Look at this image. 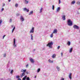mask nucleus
Returning <instances> with one entry per match:
<instances>
[{
  "mask_svg": "<svg viewBox=\"0 0 80 80\" xmlns=\"http://www.w3.org/2000/svg\"><path fill=\"white\" fill-rule=\"evenodd\" d=\"M62 18L63 20H65L66 18H65V16L63 15V16H62Z\"/></svg>",
  "mask_w": 80,
  "mask_h": 80,
  "instance_id": "nucleus-10",
  "label": "nucleus"
},
{
  "mask_svg": "<svg viewBox=\"0 0 80 80\" xmlns=\"http://www.w3.org/2000/svg\"><path fill=\"white\" fill-rule=\"evenodd\" d=\"M56 68H57V69H58V71H60V67L57 66L56 67Z\"/></svg>",
  "mask_w": 80,
  "mask_h": 80,
  "instance_id": "nucleus-22",
  "label": "nucleus"
},
{
  "mask_svg": "<svg viewBox=\"0 0 80 80\" xmlns=\"http://www.w3.org/2000/svg\"><path fill=\"white\" fill-rule=\"evenodd\" d=\"M53 34H52L51 35H50V37L51 38H52V37H53Z\"/></svg>",
  "mask_w": 80,
  "mask_h": 80,
  "instance_id": "nucleus-31",
  "label": "nucleus"
},
{
  "mask_svg": "<svg viewBox=\"0 0 80 80\" xmlns=\"http://www.w3.org/2000/svg\"><path fill=\"white\" fill-rule=\"evenodd\" d=\"M78 10H80V8H78Z\"/></svg>",
  "mask_w": 80,
  "mask_h": 80,
  "instance_id": "nucleus-55",
  "label": "nucleus"
},
{
  "mask_svg": "<svg viewBox=\"0 0 80 80\" xmlns=\"http://www.w3.org/2000/svg\"><path fill=\"white\" fill-rule=\"evenodd\" d=\"M33 11H31V12H30L29 15H32V14H33Z\"/></svg>",
  "mask_w": 80,
  "mask_h": 80,
  "instance_id": "nucleus-21",
  "label": "nucleus"
},
{
  "mask_svg": "<svg viewBox=\"0 0 80 80\" xmlns=\"http://www.w3.org/2000/svg\"><path fill=\"white\" fill-rule=\"evenodd\" d=\"M22 70L23 72V73H25V72H26V71H27V70L26 69H25V70L22 69Z\"/></svg>",
  "mask_w": 80,
  "mask_h": 80,
  "instance_id": "nucleus-25",
  "label": "nucleus"
},
{
  "mask_svg": "<svg viewBox=\"0 0 80 80\" xmlns=\"http://www.w3.org/2000/svg\"><path fill=\"white\" fill-rule=\"evenodd\" d=\"M57 33V30L55 29L52 32V33Z\"/></svg>",
  "mask_w": 80,
  "mask_h": 80,
  "instance_id": "nucleus-9",
  "label": "nucleus"
},
{
  "mask_svg": "<svg viewBox=\"0 0 80 80\" xmlns=\"http://www.w3.org/2000/svg\"><path fill=\"white\" fill-rule=\"evenodd\" d=\"M6 36V35H4L2 37L3 39H4V38H5V37Z\"/></svg>",
  "mask_w": 80,
  "mask_h": 80,
  "instance_id": "nucleus-40",
  "label": "nucleus"
},
{
  "mask_svg": "<svg viewBox=\"0 0 80 80\" xmlns=\"http://www.w3.org/2000/svg\"><path fill=\"white\" fill-rule=\"evenodd\" d=\"M73 28L76 29H79V27H78V26L76 25H74V26H73Z\"/></svg>",
  "mask_w": 80,
  "mask_h": 80,
  "instance_id": "nucleus-5",
  "label": "nucleus"
},
{
  "mask_svg": "<svg viewBox=\"0 0 80 80\" xmlns=\"http://www.w3.org/2000/svg\"><path fill=\"white\" fill-rule=\"evenodd\" d=\"M61 54V56H62V55H63V53L62 52Z\"/></svg>",
  "mask_w": 80,
  "mask_h": 80,
  "instance_id": "nucleus-51",
  "label": "nucleus"
},
{
  "mask_svg": "<svg viewBox=\"0 0 80 80\" xmlns=\"http://www.w3.org/2000/svg\"><path fill=\"white\" fill-rule=\"evenodd\" d=\"M60 46H58V48H57V49L58 50H59V49H60Z\"/></svg>",
  "mask_w": 80,
  "mask_h": 80,
  "instance_id": "nucleus-34",
  "label": "nucleus"
},
{
  "mask_svg": "<svg viewBox=\"0 0 80 80\" xmlns=\"http://www.w3.org/2000/svg\"><path fill=\"white\" fill-rule=\"evenodd\" d=\"M18 80H22L21 78H18Z\"/></svg>",
  "mask_w": 80,
  "mask_h": 80,
  "instance_id": "nucleus-46",
  "label": "nucleus"
},
{
  "mask_svg": "<svg viewBox=\"0 0 80 80\" xmlns=\"http://www.w3.org/2000/svg\"><path fill=\"white\" fill-rule=\"evenodd\" d=\"M28 67V64H27L26 65V68H27V67Z\"/></svg>",
  "mask_w": 80,
  "mask_h": 80,
  "instance_id": "nucleus-42",
  "label": "nucleus"
},
{
  "mask_svg": "<svg viewBox=\"0 0 80 80\" xmlns=\"http://www.w3.org/2000/svg\"><path fill=\"white\" fill-rule=\"evenodd\" d=\"M24 3H25V4H27L28 3V1H25Z\"/></svg>",
  "mask_w": 80,
  "mask_h": 80,
  "instance_id": "nucleus-20",
  "label": "nucleus"
},
{
  "mask_svg": "<svg viewBox=\"0 0 80 80\" xmlns=\"http://www.w3.org/2000/svg\"><path fill=\"white\" fill-rule=\"evenodd\" d=\"M12 18L10 19V20H9L10 23H11V22H12Z\"/></svg>",
  "mask_w": 80,
  "mask_h": 80,
  "instance_id": "nucleus-30",
  "label": "nucleus"
},
{
  "mask_svg": "<svg viewBox=\"0 0 80 80\" xmlns=\"http://www.w3.org/2000/svg\"><path fill=\"white\" fill-rule=\"evenodd\" d=\"M5 3H4L3 6H2V7H4V6H5Z\"/></svg>",
  "mask_w": 80,
  "mask_h": 80,
  "instance_id": "nucleus-48",
  "label": "nucleus"
},
{
  "mask_svg": "<svg viewBox=\"0 0 80 80\" xmlns=\"http://www.w3.org/2000/svg\"><path fill=\"white\" fill-rule=\"evenodd\" d=\"M20 19L22 22H23V21L24 20V18H23V17L22 16H21L20 17Z\"/></svg>",
  "mask_w": 80,
  "mask_h": 80,
  "instance_id": "nucleus-8",
  "label": "nucleus"
},
{
  "mask_svg": "<svg viewBox=\"0 0 80 80\" xmlns=\"http://www.w3.org/2000/svg\"><path fill=\"white\" fill-rule=\"evenodd\" d=\"M77 14H80V13H79V12H77Z\"/></svg>",
  "mask_w": 80,
  "mask_h": 80,
  "instance_id": "nucleus-50",
  "label": "nucleus"
},
{
  "mask_svg": "<svg viewBox=\"0 0 80 80\" xmlns=\"http://www.w3.org/2000/svg\"><path fill=\"white\" fill-rule=\"evenodd\" d=\"M33 52H35V49H33Z\"/></svg>",
  "mask_w": 80,
  "mask_h": 80,
  "instance_id": "nucleus-54",
  "label": "nucleus"
},
{
  "mask_svg": "<svg viewBox=\"0 0 80 80\" xmlns=\"http://www.w3.org/2000/svg\"><path fill=\"white\" fill-rule=\"evenodd\" d=\"M70 44H71V43L70 42V41H69L68 42V45H69V46L70 45Z\"/></svg>",
  "mask_w": 80,
  "mask_h": 80,
  "instance_id": "nucleus-26",
  "label": "nucleus"
},
{
  "mask_svg": "<svg viewBox=\"0 0 80 80\" xmlns=\"http://www.w3.org/2000/svg\"><path fill=\"white\" fill-rule=\"evenodd\" d=\"M27 77V76H25L24 78H23L22 79V80H26V78Z\"/></svg>",
  "mask_w": 80,
  "mask_h": 80,
  "instance_id": "nucleus-14",
  "label": "nucleus"
},
{
  "mask_svg": "<svg viewBox=\"0 0 80 80\" xmlns=\"http://www.w3.org/2000/svg\"><path fill=\"white\" fill-rule=\"evenodd\" d=\"M26 80H30V78H29V77H27L26 78Z\"/></svg>",
  "mask_w": 80,
  "mask_h": 80,
  "instance_id": "nucleus-27",
  "label": "nucleus"
},
{
  "mask_svg": "<svg viewBox=\"0 0 80 80\" xmlns=\"http://www.w3.org/2000/svg\"><path fill=\"white\" fill-rule=\"evenodd\" d=\"M52 10H54V8H55V6L54 5H52Z\"/></svg>",
  "mask_w": 80,
  "mask_h": 80,
  "instance_id": "nucleus-32",
  "label": "nucleus"
},
{
  "mask_svg": "<svg viewBox=\"0 0 80 80\" xmlns=\"http://www.w3.org/2000/svg\"><path fill=\"white\" fill-rule=\"evenodd\" d=\"M68 24L69 26H72L73 24L72 23V21H71L70 19H68Z\"/></svg>",
  "mask_w": 80,
  "mask_h": 80,
  "instance_id": "nucleus-2",
  "label": "nucleus"
},
{
  "mask_svg": "<svg viewBox=\"0 0 80 80\" xmlns=\"http://www.w3.org/2000/svg\"><path fill=\"white\" fill-rule=\"evenodd\" d=\"M13 70H12L11 71L10 73H11V74H12V73H13Z\"/></svg>",
  "mask_w": 80,
  "mask_h": 80,
  "instance_id": "nucleus-35",
  "label": "nucleus"
},
{
  "mask_svg": "<svg viewBox=\"0 0 80 80\" xmlns=\"http://www.w3.org/2000/svg\"><path fill=\"white\" fill-rule=\"evenodd\" d=\"M61 3V0H59L58 4H60Z\"/></svg>",
  "mask_w": 80,
  "mask_h": 80,
  "instance_id": "nucleus-33",
  "label": "nucleus"
},
{
  "mask_svg": "<svg viewBox=\"0 0 80 80\" xmlns=\"http://www.w3.org/2000/svg\"><path fill=\"white\" fill-rule=\"evenodd\" d=\"M19 15H20V14L17 13V14H16V16H17V17H18V16H19Z\"/></svg>",
  "mask_w": 80,
  "mask_h": 80,
  "instance_id": "nucleus-39",
  "label": "nucleus"
},
{
  "mask_svg": "<svg viewBox=\"0 0 80 80\" xmlns=\"http://www.w3.org/2000/svg\"><path fill=\"white\" fill-rule=\"evenodd\" d=\"M29 60L32 63H35V61L33 60V59L32 58H30Z\"/></svg>",
  "mask_w": 80,
  "mask_h": 80,
  "instance_id": "nucleus-4",
  "label": "nucleus"
},
{
  "mask_svg": "<svg viewBox=\"0 0 80 80\" xmlns=\"http://www.w3.org/2000/svg\"><path fill=\"white\" fill-rule=\"evenodd\" d=\"M69 78L71 79V80L72 79V73L69 74Z\"/></svg>",
  "mask_w": 80,
  "mask_h": 80,
  "instance_id": "nucleus-13",
  "label": "nucleus"
},
{
  "mask_svg": "<svg viewBox=\"0 0 80 80\" xmlns=\"http://www.w3.org/2000/svg\"><path fill=\"white\" fill-rule=\"evenodd\" d=\"M2 11H3L4 10V8H2L1 9Z\"/></svg>",
  "mask_w": 80,
  "mask_h": 80,
  "instance_id": "nucleus-43",
  "label": "nucleus"
},
{
  "mask_svg": "<svg viewBox=\"0 0 80 80\" xmlns=\"http://www.w3.org/2000/svg\"><path fill=\"white\" fill-rule=\"evenodd\" d=\"M61 80H64V78H62Z\"/></svg>",
  "mask_w": 80,
  "mask_h": 80,
  "instance_id": "nucleus-47",
  "label": "nucleus"
},
{
  "mask_svg": "<svg viewBox=\"0 0 80 80\" xmlns=\"http://www.w3.org/2000/svg\"><path fill=\"white\" fill-rule=\"evenodd\" d=\"M27 0H24V1H26Z\"/></svg>",
  "mask_w": 80,
  "mask_h": 80,
  "instance_id": "nucleus-58",
  "label": "nucleus"
},
{
  "mask_svg": "<svg viewBox=\"0 0 80 80\" xmlns=\"http://www.w3.org/2000/svg\"><path fill=\"white\" fill-rule=\"evenodd\" d=\"M26 74H28V71L26 72Z\"/></svg>",
  "mask_w": 80,
  "mask_h": 80,
  "instance_id": "nucleus-44",
  "label": "nucleus"
},
{
  "mask_svg": "<svg viewBox=\"0 0 80 80\" xmlns=\"http://www.w3.org/2000/svg\"><path fill=\"white\" fill-rule=\"evenodd\" d=\"M42 10H43V8H41V9L40 10V13H42Z\"/></svg>",
  "mask_w": 80,
  "mask_h": 80,
  "instance_id": "nucleus-24",
  "label": "nucleus"
},
{
  "mask_svg": "<svg viewBox=\"0 0 80 80\" xmlns=\"http://www.w3.org/2000/svg\"><path fill=\"white\" fill-rule=\"evenodd\" d=\"M40 71V68H39L37 72H38Z\"/></svg>",
  "mask_w": 80,
  "mask_h": 80,
  "instance_id": "nucleus-29",
  "label": "nucleus"
},
{
  "mask_svg": "<svg viewBox=\"0 0 80 80\" xmlns=\"http://www.w3.org/2000/svg\"><path fill=\"white\" fill-rule=\"evenodd\" d=\"M8 1L9 2H10V1H11V0H8Z\"/></svg>",
  "mask_w": 80,
  "mask_h": 80,
  "instance_id": "nucleus-52",
  "label": "nucleus"
},
{
  "mask_svg": "<svg viewBox=\"0 0 80 80\" xmlns=\"http://www.w3.org/2000/svg\"><path fill=\"white\" fill-rule=\"evenodd\" d=\"M34 77L35 78H37V76H35Z\"/></svg>",
  "mask_w": 80,
  "mask_h": 80,
  "instance_id": "nucleus-53",
  "label": "nucleus"
},
{
  "mask_svg": "<svg viewBox=\"0 0 80 80\" xmlns=\"http://www.w3.org/2000/svg\"><path fill=\"white\" fill-rule=\"evenodd\" d=\"M6 57V53H5V54L4 55L3 57Z\"/></svg>",
  "mask_w": 80,
  "mask_h": 80,
  "instance_id": "nucleus-37",
  "label": "nucleus"
},
{
  "mask_svg": "<svg viewBox=\"0 0 80 80\" xmlns=\"http://www.w3.org/2000/svg\"><path fill=\"white\" fill-rule=\"evenodd\" d=\"M11 27L12 28H13V25H11Z\"/></svg>",
  "mask_w": 80,
  "mask_h": 80,
  "instance_id": "nucleus-49",
  "label": "nucleus"
},
{
  "mask_svg": "<svg viewBox=\"0 0 80 80\" xmlns=\"http://www.w3.org/2000/svg\"><path fill=\"white\" fill-rule=\"evenodd\" d=\"M56 57V55H55V54H53L52 56V58H55V57Z\"/></svg>",
  "mask_w": 80,
  "mask_h": 80,
  "instance_id": "nucleus-17",
  "label": "nucleus"
},
{
  "mask_svg": "<svg viewBox=\"0 0 80 80\" xmlns=\"http://www.w3.org/2000/svg\"><path fill=\"white\" fill-rule=\"evenodd\" d=\"M15 27H14L13 29H12V30L14 31V30H15Z\"/></svg>",
  "mask_w": 80,
  "mask_h": 80,
  "instance_id": "nucleus-41",
  "label": "nucleus"
},
{
  "mask_svg": "<svg viewBox=\"0 0 80 80\" xmlns=\"http://www.w3.org/2000/svg\"><path fill=\"white\" fill-rule=\"evenodd\" d=\"M48 62H49V63H53V61H52L50 59H49L48 60Z\"/></svg>",
  "mask_w": 80,
  "mask_h": 80,
  "instance_id": "nucleus-18",
  "label": "nucleus"
},
{
  "mask_svg": "<svg viewBox=\"0 0 80 80\" xmlns=\"http://www.w3.org/2000/svg\"><path fill=\"white\" fill-rule=\"evenodd\" d=\"M16 78H20V76H18V75H17L16 76Z\"/></svg>",
  "mask_w": 80,
  "mask_h": 80,
  "instance_id": "nucleus-23",
  "label": "nucleus"
},
{
  "mask_svg": "<svg viewBox=\"0 0 80 80\" xmlns=\"http://www.w3.org/2000/svg\"><path fill=\"white\" fill-rule=\"evenodd\" d=\"M77 4H78V5H80V2H77Z\"/></svg>",
  "mask_w": 80,
  "mask_h": 80,
  "instance_id": "nucleus-38",
  "label": "nucleus"
},
{
  "mask_svg": "<svg viewBox=\"0 0 80 80\" xmlns=\"http://www.w3.org/2000/svg\"><path fill=\"white\" fill-rule=\"evenodd\" d=\"M33 36H32V34H31V40H33Z\"/></svg>",
  "mask_w": 80,
  "mask_h": 80,
  "instance_id": "nucleus-16",
  "label": "nucleus"
},
{
  "mask_svg": "<svg viewBox=\"0 0 80 80\" xmlns=\"http://www.w3.org/2000/svg\"><path fill=\"white\" fill-rule=\"evenodd\" d=\"M18 4H15V7H18Z\"/></svg>",
  "mask_w": 80,
  "mask_h": 80,
  "instance_id": "nucleus-36",
  "label": "nucleus"
},
{
  "mask_svg": "<svg viewBox=\"0 0 80 80\" xmlns=\"http://www.w3.org/2000/svg\"><path fill=\"white\" fill-rule=\"evenodd\" d=\"M34 32V28L32 27V30L30 31V33H33Z\"/></svg>",
  "mask_w": 80,
  "mask_h": 80,
  "instance_id": "nucleus-7",
  "label": "nucleus"
},
{
  "mask_svg": "<svg viewBox=\"0 0 80 80\" xmlns=\"http://www.w3.org/2000/svg\"><path fill=\"white\" fill-rule=\"evenodd\" d=\"M21 72H23V70H22V69L21 70Z\"/></svg>",
  "mask_w": 80,
  "mask_h": 80,
  "instance_id": "nucleus-57",
  "label": "nucleus"
},
{
  "mask_svg": "<svg viewBox=\"0 0 80 80\" xmlns=\"http://www.w3.org/2000/svg\"><path fill=\"white\" fill-rule=\"evenodd\" d=\"M24 11H26L27 12H29V10L27 9L26 8H24Z\"/></svg>",
  "mask_w": 80,
  "mask_h": 80,
  "instance_id": "nucleus-12",
  "label": "nucleus"
},
{
  "mask_svg": "<svg viewBox=\"0 0 80 80\" xmlns=\"http://www.w3.org/2000/svg\"><path fill=\"white\" fill-rule=\"evenodd\" d=\"M8 63H10V62L9 61Z\"/></svg>",
  "mask_w": 80,
  "mask_h": 80,
  "instance_id": "nucleus-59",
  "label": "nucleus"
},
{
  "mask_svg": "<svg viewBox=\"0 0 80 80\" xmlns=\"http://www.w3.org/2000/svg\"><path fill=\"white\" fill-rule=\"evenodd\" d=\"M1 80H9L8 79L3 80V78H1Z\"/></svg>",
  "mask_w": 80,
  "mask_h": 80,
  "instance_id": "nucleus-45",
  "label": "nucleus"
},
{
  "mask_svg": "<svg viewBox=\"0 0 80 80\" xmlns=\"http://www.w3.org/2000/svg\"><path fill=\"white\" fill-rule=\"evenodd\" d=\"M75 3V1H72L71 2V4H72V5H74Z\"/></svg>",
  "mask_w": 80,
  "mask_h": 80,
  "instance_id": "nucleus-19",
  "label": "nucleus"
},
{
  "mask_svg": "<svg viewBox=\"0 0 80 80\" xmlns=\"http://www.w3.org/2000/svg\"><path fill=\"white\" fill-rule=\"evenodd\" d=\"M2 22V19H1L0 20V26L1 25V24Z\"/></svg>",
  "mask_w": 80,
  "mask_h": 80,
  "instance_id": "nucleus-28",
  "label": "nucleus"
},
{
  "mask_svg": "<svg viewBox=\"0 0 80 80\" xmlns=\"http://www.w3.org/2000/svg\"><path fill=\"white\" fill-rule=\"evenodd\" d=\"M13 45L14 46V47L15 48L17 47V44H16V40H15V39L14 38L13 39Z\"/></svg>",
  "mask_w": 80,
  "mask_h": 80,
  "instance_id": "nucleus-3",
  "label": "nucleus"
},
{
  "mask_svg": "<svg viewBox=\"0 0 80 80\" xmlns=\"http://www.w3.org/2000/svg\"><path fill=\"white\" fill-rule=\"evenodd\" d=\"M25 73L23 72L22 74H20V76H21V78H22L23 76H25Z\"/></svg>",
  "mask_w": 80,
  "mask_h": 80,
  "instance_id": "nucleus-6",
  "label": "nucleus"
},
{
  "mask_svg": "<svg viewBox=\"0 0 80 80\" xmlns=\"http://www.w3.org/2000/svg\"><path fill=\"white\" fill-rule=\"evenodd\" d=\"M60 10V7H58L57 8L56 11L57 12H59Z\"/></svg>",
  "mask_w": 80,
  "mask_h": 80,
  "instance_id": "nucleus-11",
  "label": "nucleus"
},
{
  "mask_svg": "<svg viewBox=\"0 0 80 80\" xmlns=\"http://www.w3.org/2000/svg\"><path fill=\"white\" fill-rule=\"evenodd\" d=\"M52 45H53V42L52 41L51 42L48 43L47 45V47H49V48H52Z\"/></svg>",
  "mask_w": 80,
  "mask_h": 80,
  "instance_id": "nucleus-1",
  "label": "nucleus"
},
{
  "mask_svg": "<svg viewBox=\"0 0 80 80\" xmlns=\"http://www.w3.org/2000/svg\"><path fill=\"white\" fill-rule=\"evenodd\" d=\"M73 50V48H71L70 50H69V52L70 53H72V51Z\"/></svg>",
  "mask_w": 80,
  "mask_h": 80,
  "instance_id": "nucleus-15",
  "label": "nucleus"
},
{
  "mask_svg": "<svg viewBox=\"0 0 80 80\" xmlns=\"http://www.w3.org/2000/svg\"><path fill=\"white\" fill-rule=\"evenodd\" d=\"M13 31H14L12 30V33H13Z\"/></svg>",
  "mask_w": 80,
  "mask_h": 80,
  "instance_id": "nucleus-56",
  "label": "nucleus"
},
{
  "mask_svg": "<svg viewBox=\"0 0 80 80\" xmlns=\"http://www.w3.org/2000/svg\"><path fill=\"white\" fill-rule=\"evenodd\" d=\"M79 33H80V31H79Z\"/></svg>",
  "mask_w": 80,
  "mask_h": 80,
  "instance_id": "nucleus-60",
  "label": "nucleus"
}]
</instances>
